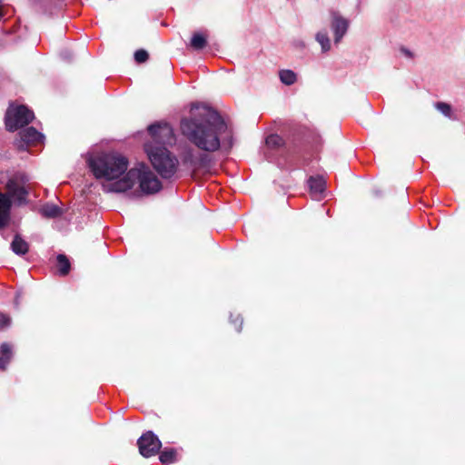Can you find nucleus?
Here are the masks:
<instances>
[{"mask_svg":"<svg viewBox=\"0 0 465 465\" xmlns=\"http://www.w3.org/2000/svg\"><path fill=\"white\" fill-rule=\"evenodd\" d=\"M182 134L202 152L189 148L182 155L184 167L193 173L208 172L214 153L221 147L220 136L227 132L228 126L220 114L206 104H193L191 116L181 121Z\"/></svg>","mask_w":465,"mask_h":465,"instance_id":"obj_1","label":"nucleus"},{"mask_svg":"<svg viewBox=\"0 0 465 465\" xmlns=\"http://www.w3.org/2000/svg\"><path fill=\"white\" fill-rule=\"evenodd\" d=\"M135 182L139 183L141 191L145 194H153L162 189L161 182L150 168L143 163H138L123 178L110 183L108 190L114 193H124L131 189Z\"/></svg>","mask_w":465,"mask_h":465,"instance_id":"obj_2","label":"nucleus"},{"mask_svg":"<svg viewBox=\"0 0 465 465\" xmlns=\"http://www.w3.org/2000/svg\"><path fill=\"white\" fill-rule=\"evenodd\" d=\"M87 164L95 178L112 181L125 173L128 160L120 154L104 153L96 157H89Z\"/></svg>","mask_w":465,"mask_h":465,"instance_id":"obj_3","label":"nucleus"},{"mask_svg":"<svg viewBox=\"0 0 465 465\" xmlns=\"http://www.w3.org/2000/svg\"><path fill=\"white\" fill-rule=\"evenodd\" d=\"M144 150L155 171L164 179L172 178L177 171L178 160L165 146L144 144Z\"/></svg>","mask_w":465,"mask_h":465,"instance_id":"obj_4","label":"nucleus"},{"mask_svg":"<svg viewBox=\"0 0 465 465\" xmlns=\"http://www.w3.org/2000/svg\"><path fill=\"white\" fill-rule=\"evenodd\" d=\"M34 117V112L27 106L18 105L14 107L13 104H10L5 116L6 130L15 132L30 124Z\"/></svg>","mask_w":465,"mask_h":465,"instance_id":"obj_5","label":"nucleus"},{"mask_svg":"<svg viewBox=\"0 0 465 465\" xmlns=\"http://www.w3.org/2000/svg\"><path fill=\"white\" fill-rule=\"evenodd\" d=\"M140 454L144 458H150L159 453L162 442L151 430L143 433L137 440Z\"/></svg>","mask_w":465,"mask_h":465,"instance_id":"obj_6","label":"nucleus"},{"mask_svg":"<svg viewBox=\"0 0 465 465\" xmlns=\"http://www.w3.org/2000/svg\"><path fill=\"white\" fill-rule=\"evenodd\" d=\"M148 133L156 143L161 144L160 146L172 145L175 142L173 131L167 124H161L155 123L150 124L148 126Z\"/></svg>","mask_w":465,"mask_h":465,"instance_id":"obj_7","label":"nucleus"},{"mask_svg":"<svg viewBox=\"0 0 465 465\" xmlns=\"http://www.w3.org/2000/svg\"><path fill=\"white\" fill-rule=\"evenodd\" d=\"M285 152V143L280 135L276 134H269L265 139L264 156L269 162L276 161V153H283Z\"/></svg>","mask_w":465,"mask_h":465,"instance_id":"obj_8","label":"nucleus"},{"mask_svg":"<svg viewBox=\"0 0 465 465\" xmlns=\"http://www.w3.org/2000/svg\"><path fill=\"white\" fill-rule=\"evenodd\" d=\"M330 26L334 35V45H338L346 35L349 22L338 11H331Z\"/></svg>","mask_w":465,"mask_h":465,"instance_id":"obj_9","label":"nucleus"},{"mask_svg":"<svg viewBox=\"0 0 465 465\" xmlns=\"http://www.w3.org/2000/svg\"><path fill=\"white\" fill-rule=\"evenodd\" d=\"M20 140L16 142L19 150H25L28 145H37L42 143L45 136L35 127H27L19 132Z\"/></svg>","mask_w":465,"mask_h":465,"instance_id":"obj_10","label":"nucleus"},{"mask_svg":"<svg viewBox=\"0 0 465 465\" xmlns=\"http://www.w3.org/2000/svg\"><path fill=\"white\" fill-rule=\"evenodd\" d=\"M5 188L7 190L6 194L10 195V199L13 198L18 205L26 203L28 191L25 186L15 184L12 181H7Z\"/></svg>","mask_w":465,"mask_h":465,"instance_id":"obj_11","label":"nucleus"},{"mask_svg":"<svg viewBox=\"0 0 465 465\" xmlns=\"http://www.w3.org/2000/svg\"><path fill=\"white\" fill-rule=\"evenodd\" d=\"M12 200L10 195L0 193V229L6 226L10 221Z\"/></svg>","mask_w":465,"mask_h":465,"instance_id":"obj_12","label":"nucleus"},{"mask_svg":"<svg viewBox=\"0 0 465 465\" xmlns=\"http://www.w3.org/2000/svg\"><path fill=\"white\" fill-rule=\"evenodd\" d=\"M308 186L315 198H321L325 192V181L322 176H311L308 179Z\"/></svg>","mask_w":465,"mask_h":465,"instance_id":"obj_13","label":"nucleus"},{"mask_svg":"<svg viewBox=\"0 0 465 465\" xmlns=\"http://www.w3.org/2000/svg\"><path fill=\"white\" fill-rule=\"evenodd\" d=\"M40 213L45 218L54 219L62 216L64 210L54 203H46L41 207Z\"/></svg>","mask_w":465,"mask_h":465,"instance_id":"obj_14","label":"nucleus"},{"mask_svg":"<svg viewBox=\"0 0 465 465\" xmlns=\"http://www.w3.org/2000/svg\"><path fill=\"white\" fill-rule=\"evenodd\" d=\"M11 250L16 255L22 256L28 252L29 245L19 234H15L11 242Z\"/></svg>","mask_w":465,"mask_h":465,"instance_id":"obj_15","label":"nucleus"},{"mask_svg":"<svg viewBox=\"0 0 465 465\" xmlns=\"http://www.w3.org/2000/svg\"><path fill=\"white\" fill-rule=\"evenodd\" d=\"M161 463L164 465L177 461V451L173 448H164L159 454Z\"/></svg>","mask_w":465,"mask_h":465,"instance_id":"obj_16","label":"nucleus"},{"mask_svg":"<svg viewBox=\"0 0 465 465\" xmlns=\"http://www.w3.org/2000/svg\"><path fill=\"white\" fill-rule=\"evenodd\" d=\"M57 269L61 276H65L71 270V262L67 256L64 253H59L56 256Z\"/></svg>","mask_w":465,"mask_h":465,"instance_id":"obj_17","label":"nucleus"},{"mask_svg":"<svg viewBox=\"0 0 465 465\" xmlns=\"http://www.w3.org/2000/svg\"><path fill=\"white\" fill-rule=\"evenodd\" d=\"M315 40L320 44L322 53L330 51L331 46V39L325 29L321 30L316 34Z\"/></svg>","mask_w":465,"mask_h":465,"instance_id":"obj_18","label":"nucleus"},{"mask_svg":"<svg viewBox=\"0 0 465 465\" xmlns=\"http://www.w3.org/2000/svg\"><path fill=\"white\" fill-rule=\"evenodd\" d=\"M207 45V39L204 35L200 32L193 33L191 38L190 46L193 50H202Z\"/></svg>","mask_w":465,"mask_h":465,"instance_id":"obj_19","label":"nucleus"},{"mask_svg":"<svg viewBox=\"0 0 465 465\" xmlns=\"http://www.w3.org/2000/svg\"><path fill=\"white\" fill-rule=\"evenodd\" d=\"M279 77L282 84L286 85L293 84L297 80L296 74L292 70L283 69L279 72Z\"/></svg>","mask_w":465,"mask_h":465,"instance_id":"obj_20","label":"nucleus"},{"mask_svg":"<svg viewBox=\"0 0 465 465\" xmlns=\"http://www.w3.org/2000/svg\"><path fill=\"white\" fill-rule=\"evenodd\" d=\"M8 181H12L15 184L25 185L30 181L29 176L24 172H16L13 174L12 177L8 179Z\"/></svg>","mask_w":465,"mask_h":465,"instance_id":"obj_21","label":"nucleus"},{"mask_svg":"<svg viewBox=\"0 0 465 465\" xmlns=\"http://www.w3.org/2000/svg\"><path fill=\"white\" fill-rule=\"evenodd\" d=\"M434 106L438 111H440L446 117L452 118V114H451L452 110H451L450 104H449L445 102H437L434 104Z\"/></svg>","mask_w":465,"mask_h":465,"instance_id":"obj_22","label":"nucleus"},{"mask_svg":"<svg viewBox=\"0 0 465 465\" xmlns=\"http://www.w3.org/2000/svg\"><path fill=\"white\" fill-rule=\"evenodd\" d=\"M13 356L12 347L7 342H3L0 346V357L5 358L10 361Z\"/></svg>","mask_w":465,"mask_h":465,"instance_id":"obj_23","label":"nucleus"},{"mask_svg":"<svg viewBox=\"0 0 465 465\" xmlns=\"http://www.w3.org/2000/svg\"><path fill=\"white\" fill-rule=\"evenodd\" d=\"M148 58H149V54L147 51H145L143 49H139L134 52V60L138 64L146 62L148 60Z\"/></svg>","mask_w":465,"mask_h":465,"instance_id":"obj_24","label":"nucleus"},{"mask_svg":"<svg viewBox=\"0 0 465 465\" xmlns=\"http://www.w3.org/2000/svg\"><path fill=\"white\" fill-rule=\"evenodd\" d=\"M49 0H33V4L40 12L47 13L50 8L47 6Z\"/></svg>","mask_w":465,"mask_h":465,"instance_id":"obj_25","label":"nucleus"},{"mask_svg":"<svg viewBox=\"0 0 465 465\" xmlns=\"http://www.w3.org/2000/svg\"><path fill=\"white\" fill-rule=\"evenodd\" d=\"M11 324V318L3 313V312H0V330H3L8 326H10Z\"/></svg>","mask_w":465,"mask_h":465,"instance_id":"obj_26","label":"nucleus"},{"mask_svg":"<svg viewBox=\"0 0 465 465\" xmlns=\"http://www.w3.org/2000/svg\"><path fill=\"white\" fill-rule=\"evenodd\" d=\"M60 57L67 62V63H70L72 62L73 58H74V54L72 53L71 50L69 49H64L60 52Z\"/></svg>","mask_w":465,"mask_h":465,"instance_id":"obj_27","label":"nucleus"},{"mask_svg":"<svg viewBox=\"0 0 465 465\" xmlns=\"http://www.w3.org/2000/svg\"><path fill=\"white\" fill-rule=\"evenodd\" d=\"M230 321L232 324L235 325L236 331L240 332L242 331V326L243 320L241 315H238L235 320H232V315L230 316Z\"/></svg>","mask_w":465,"mask_h":465,"instance_id":"obj_28","label":"nucleus"},{"mask_svg":"<svg viewBox=\"0 0 465 465\" xmlns=\"http://www.w3.org/2000/svg\"><path fill=\"white\" fill-rule=\"evenodd\" d=\"M8 363V361H6L5 358L0 357V370H5Z\"/></svg>","mask_w":465,"mask_h":465,"instance_id":"obj_29","label":"nucleus"},{"mask_svg":"<svg viewBox=\"0 0 465 465\" xmlns=\"http://www.w3.org/2000/svg\"><path fill=\"white\" fill-rule=\"evenodd\" d=\"M401 51L408 57H413V54L405 47H401Z\"/></svg>","mask_w":465,"mask_h":465,"instance_id":"obj_30","label":"nucleus"},{"mask_svg":"<svg viewBox=\"0 0 465 465\" xmlns=\"http://www.w3.org/2000/svg\"><path fill=\"white\" fill-rule=\"evenodd\" d=\"M19 299H20V295L16 294L15 299V307H18V305H19Z\"/></svg>","mask_w":465,"mask_h":465,"instance_id":"obj_31","label":"nucleus"}]
</instances>
